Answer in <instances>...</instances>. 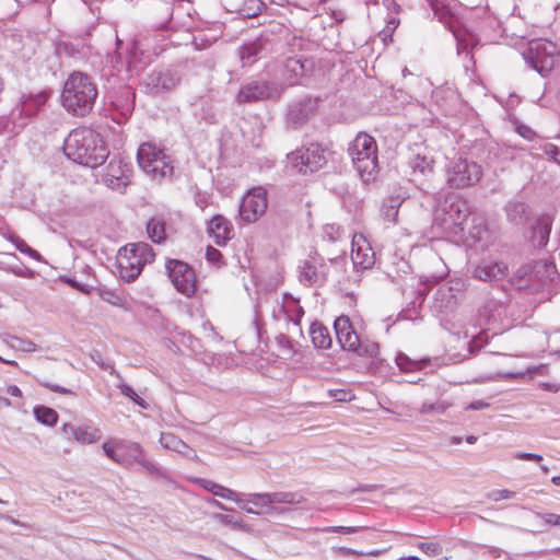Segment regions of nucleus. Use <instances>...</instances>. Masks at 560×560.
<instances>
[{
    "instance_id": "obj_1",
    "label": "nucleus",
    "mask_w": 560,
    "mask_h": 560,
    "mask_svg": "<svg viewBox=\"0 0 560 560\" xmlns=\"http://www.w3.org/2000/svg\"><path fill=\"white\" fill-rule=\"evenodd\" d=\"M63 152L79 164L96 167L108 156V149L98 132L89 127L73 129L65 140Z\"/></svg>"
},
{
    "instance_id": "obj_2",
    "label": "nucleus",
    "mask_w": 560,
    "mask_h": 560,
    "mask_svg": "<svg viewBox=\"0 0 560 560\" xmlns=\"http://www.w3.org/2000/svg\"><path fill=\"white\" fill-rule=\"evenodd\" d=\"M98 91L92 79L80 71L72 72L61 91V105L71 115L84 117L91 113Z\"/></svg>"
},
{
    "instance_id": "obj_3",
    "label": "nucleus",
    "mask_w": 560,
    "mask_h": 560,
    "mask_svg": "<svg viewBox=\"0 0 560 560\" xmlns=\"http://www.w3.org/2000/svg\"><path fill=\"white\" fill-rule=\"evenodd\" d=\"M470 214L467 200L447 195L439 199L433 211V226L446 235H459L464 231V223Z\"/></svg>"
},
{
    "instance_id": "obj_4",
    "label": "nucleus",
    "mask_w": 560,
    "mask_h": 560,
    "mask_svg": "<svg viewBox=\"0 0 560 560\" xmlns=\"http://www.w3.org/2000/svg\"><path fill=\"white\" fill-rule=\"evenodd\" d=\"M155 253L144 242L130 243L121 247L116 256L118 276L125 282L135 281L145 265L153 262Z\"/></svg>"
},
{
    "instance_id": "obj_5",
    "label": "nucleus",
    "mask_w": 560,
    "mask_h": 560,
    "mask_svg": "<svg viewBox=\"0 0 560 560\" xmlns=\"http://www.w3.org/2000/svg\"><path fill=\"white\" fill-rule=\"evenodd\" d=\"M352 163L364 183L373 182L378 173L377 144L373 137L359 132L348 148Z\"/></svg>"
},
{
    "instance_id": "obj_6",
    "label": "nucleus",
    "mask_w": 560,
    "mask_h": 560,
    "mask_svg": "<svg viewBox=\"0 0 560 560\" xmlns=\"http://www.w3.org/2000/svg\"><path fill=\"white\" fill-rule=\"evenodd\" d=\"M523 57L541 77H547L560 62V46L548 39H535L529 43Z\"/></svg>"
},
{
    "instance_id": "obj_7",
    "label": "nucleus",
    "mask_w": 560,
    "mask_h": 560,
    "mask_svg": "<svg viewBox=\"0 0 560 560\" xmlns=\"http://www.w3.org/2000/svg\"><path fill=\"white\" fill-rule=\"evenodd\" d=\"M337 339L343 350L357 353L360 357L376 358L380 351L378 343L369 339H361L353 329L348 316H339L334 323Z\"/></svg>"
},
{
    "instance_id": "obj_8",
    "label": "nucleus",
    "mask_w": 560,
    "mask_h": 560,
    "mask_svg": "<svg viewBox=\"0 0 560 560\" xmlns=\"http://www.w3.org/2000/svg\"><path fill=\"white\" fill-rule=\"evenodd\" d=\"M139 166L153 179L171 177L174 166L173 160L155 144L145 142L140 145L137 153Z\"/></svg>"
},
{
    "instance_id": "obj_9",
    "label": "nucleus",
    "mask_w": 560,
    "mask_h": 560,
    "mask_svg": "<svg viewBox=\"0 0 560 560\" xmlns=\"http://www.w3.org/2000/svg\"><path fill=\"white\" fill-rule=\"evenodd\" d=\"M482 176L481 166L464 158L453 160L447 167V183L452 188L462 189L479 183Z\"/></svg>"
},
{
    "instance_id": "obj_10",
    "label": "nucleus",
    "mask_w": 560,
    "mask_h": 560,
    "mask_svg": "<svg viewBox=\"0 0 560 560\" xmlns=\"http://www.w3.org/2000/svg\"><path fill=\"white\" fill-rule=\"evenodd\" d=\"M165 267L175 289L187 298L192 296L197 288L194 269L188 264L176 259H168Z\"/></svg>"
},
{
    "instance_id": "obj_11",
    "label": "nucleus",
    "mask_w": 560,
    "mask_h": 560,
    "mask_svg": "<svg viewBox=\"0 0 560 560\" xmlns=\"http://www.w3.org/2000/svg\"><path fill=\"white\" fill-rule=\"evenodd\" d=\"M290 159L293 166L303 174L316 172L327 163L325 149L319 143H310L296 150Z\"/></svg>"
},
{
    "instance_id": "obj_12",
    "label": "nucleus",
    "mask_w": 560,
    "mask_h": 560,
    "mask_svg": "<svg viewBox=\"0 0 560 560\" xmlns=\"http://www.w3.org/2000/svg\"><path fill=\"white\" fill-rule=\"evenodd\" d=\"M268 208L267 190L264 187L252 188L242 199L240 215L246 223H254Z\"/></svg>"
},
{
    "instance_id": "obj_13",
    "label": "nucleus",
    "mask_w": 560,
    "mask_h": 560,
    "mask_svg": "<svg viewBox=\"0 0 560 560\" xmlns=\"http://www.w3.org/2000/svg\"><path fill=\"white\" fill-rule=\"evenodd\" d=\"M281 92L282 89L275 83L267 81H252L242 85L236 95V101L242 104L268 98H278L281 95Z\"/></svg>"
},
{
    "instance_id": "obj_14",
    "label": "nucleus",
    "mask_w": 560,
    "mask_h": 560,
    "mask_svg": "<svg viewBox=\"0 0 560 560\" xmlns=\"http://www.w3.org/2000/svg\"><path fill=\"white\" fill-rule=\"evenodd\" d=\"M179 80L177 73L168 69L152 71L144 78L143 85L147 93L160 95L172 91L179 83Z\"/></svg>"
},
{
    "instance_id": "obj_15",
    "label": "nucleus",
    "mask_w": 560,
    "mask_h": 560,
    "mask_svg": "<svg viewBox=\"0 0 560 560\" xmlns=\"http://www.w3.org/2000/svg\"><path fill=\"white\" fill-rule=\"evenodd\" d=\"M61 433L65 439L75 441L82 445L95 443L102 438V431L92 424L63 423Z\"/></svg>"
},
{
    "instance_id": "obj_16",
    "label": "nucleus",
    "mask_w": 560,
    "mask_h": 560,
    "mask_svg": "<svg viewBox=\"0 0 560 560\" xmlns=\"http://www.w3.org/2000/svg\"><path fill=\"white\" fill-rule=\"evenodd\" d=\"M351 259L354 267L371 268L375 262V254L362 234H354L351 242Z\"/></svg>"
},
{
    "instance_id": "obj_17",
    "label": "nucleus",
    "mask_w": 560,
    "mask_h": 560,
    "mask_svg": "<svg viewBox=\"0 0 560 560\" xmlns=\"http://www.w3.org/2000/svg\"><path fill=\"white\" fill-rule=\"evenodd\" d=\"M130 168L121 160H112L106 167L104 183L112 189L122 190L130 183Z\"/></svg>"
},
{
    "instance_id": "obj_18",
    "label": "nucleus",
    "mask_w": 560,
    "mask_h": 560,
    "mask_svg": "<svg viewBox=\"0 0 560 560\" xmlns=\"http://www.w3.org/2000/svg\"><path fill=\"white\" fill-rule=\"evenodd\" d=\"M208 233L217 245L223 246L234 236V229L226 218L217 214L209 222Z\"/></svg>"
},
{
    "instance_id": "obj_19",
    "label": "nucleus",
    "mask_w": 560,
    "mask_h": 560,
    "mask_svg": "<svg viewBox=\"0 0 560 560\" xmlns=\"http://www.w3.org/2000/svg\"><path fill=\"white\" fill-rule=\"evenodd\" d=\"M553 219L549 214H542L535 220L530 228L529 242L534 247L542 248L548 244Z\"/></svg>"
},
{
    "instance_id": "obj_20",
    "label": "nucleus",
    "mask_w": 560,
    "mask_h": 560,
    "mask_svg": "<svg viewBox=\"0 0 560 560\" xmlns=\"http://www.w3.org/2000/svg\"><path fill=\"white\" fill-rule=\"evenodd\" d=\"M46 100L47 95L45 93L24 97L22 102L12 109L10 115L11 119L15 122L16 118L32 117L45 104Z\"/></svg>"
},
{
    "instance_id": "obj_21",
    "label": "nucleus",
    "mask_w": 560,
    "mask_h": 560,
    "mask_svg": "<svg viewBox=\"0 0 560 560\" xmlns=\"http://www.w3.org/2000/svg\"><path fill=\"white\" fill-rule=\"evenodd\" d=\"M317 256H310L299 267V280L308 287L323 284V275L318 273Z\"/></svg>"
},
{
    "instance_id": "obj_22",
    "label": "nucleus",
    "mask_w": 560,
    "mask_h": 560,
    "mask_svg": "<svg viewBox=\"0 0 560 560\" xmlns=\"http://www.w3.org/2000/svg\"><path fill=\"white\" fill-rule=\"evenodd\" d=\"M508 275V266L504 262L480 264L472 270V277L481 281L501 280Z\"/></svg>"
},
{
    "instance_id": "obj_23",
    "label": "nucleus",
    "mask_w": 560,
    "mask_h": 560,
    "mask_svg": "<svg viewBox=\"0 0 560 560\" xmlns=\"http://www.w3.org/2000/svg\"><path fill=\"white\" fill-rule=\"evenodd\" d=\"M301 497L292 492H277V493H258L253 494L249 502L255 504L269 505L272 503H299Z\"/></svg>"
},
{
    "instance_id": "obj_24",
    "label": "nucleus",
    "mask_w": 560,
    "mask_h": 560,
    "mask_svg": "<svg viewBox=\"0 0 560 560\" xmlns=\"http://www.w3.org/2000/svg\"><path fill=\"white\" fill-rule=\"evenodd\" d=\"M225 2L230 7V11L247 18L258 15L265 7L261 0H225Z\"/></svg>"
},
{
    "instance_id": "obj_25",
    "label": "nucleus",
    "mask_w": 560,
    "mask_h": 560,
    "mask_svg": "<svg viewBox=\"0 0 560 560\" xmlns=\"http://www.w3.org/2000/svg\"><path fill=\"white\" fill-rule=\"evenodd\" d=\"M396 364L407 375L405 382L410 384L419 383L420 377L417 376V372L420 370V361L411 360L408 355L399 353L396 357Z\"/></svg>"
},
{
    "instance_id": "obj_26",
    "label": "nucleus",
    "mask_w": 560,
    "mask_h": 560,
    "mask_svg": "<svg viewBox=\"0 0 560 560\" xmlns=\"http://www.w3.org/2000/svg\"><path fill=\"white\" fill-rule=\"evenodd\" d=\"M506 218L510 222L522 225L529 218V208L521 201H511L505 206Z\"/></svg>"
},
{
    "instance_id": "obj_27",
    "label": "nucleus",
    "mask_w": 560,
    "mask_h": 560,
    "mask_svg": "<svg viewBox=\"0 0 560 560\" xmlns=\"http://www.w3.org/2000/svg\"><path fill=\"white\" fill-rule=\"evenodd\" d=\"M312 342L316 348L328 349L331 346L332 339L327 327L323 324L315 322L310 327Z\"/></svg>"
},
{
    "instance_id": "obj_28",
    "label": "nucleus",
    "mask_w": 560,
    "mask_h": 560,
    "mask_svg": "<svg viewBox=\"0 0 560 560\" xmlns=\"http://www.w3.org/2000/svg\"><path fill=\"white\" fill-rule=\"evenodd\" d=\"M284 70L285 73H288L290 84H295L298 80L305 74V61H303L301 58L290 57L284 63Z\"/></svg>"
},
{
    "instance_id": "obj_29",
    "label": "nucleus",
    "mask_w": 560,
    "mask_h": 560,
    "mask_svg": "<svg viewBox=\"0 0 560 560\" xmlns=\"http://www.w3.org/2000/svg\"><path fill=\"white\" fill-rule=\"evenodd\" d=\"M402 199L399 196H390L383 201L381 213L385 221L395 223Z\"/></svg>"
},
{
    "instance_id": "obj_30",
    "label": "nucleus",
    "mask_w": 560,
    "mask_h": 560,
    "mask_svg": "<svg viewBox=\"0 0 560 560\" xmlns=\"http://www.w3.org/2000/svg\"><path fill=\"white\" fill-rule=\"evenodd\" d=\"M262 46L260 40H254L244 44L240 49V58L243 66H250L255 62L257 56L261 52Z\"/></svg>"
},
{
    "instance_id": "obj_31",
    "label": "nucleus",
    "mask_w": 560,
    "mask_h": 560,
    "mask_svg": "<svg viewBox=\"0 0 560 560\" xmlns=\"http://www.w3.org/2000/svg\"><path fill=\"white\" fill-rule=\"evenodd\" d=\"M283 312L287 315V318L293 323V325L299 326L300 320L304 314L303 308L298 304V301L292 296L284 295V304L282 306Z\"/></svg>"
},
{
    "instance_id": "obj_32",
    "label": "nucleus",
    "mask_w": 560,
    "mask_h": 560,
    "mask_svg": "<svg viewBox=\"0 0 560 560\" xmlns=\"http://www.w3.org/2000/svg\"><path fill=\"white\" fill-rule=\"evenodd\" d=\"M200 485L208 491H210L211 493H213L214 495L217 497H220L222 499H225V500H231V501H235V502H240L238 501V494L229 489V488H225L221 485H218V483H214L213 481H210V480H200Z\"/></svg>"
},
{
    "instance_id": "obj_33",
    "label": "nucleus",
    "mask_w": 560,
    "mask_h": 560,
    "mask_svg": "<svg viewBox=\"0 0 560 560\" xmlns=\"http://www.w3.org/2000/svg\"><path fill=\"white\" fill-rule=\"evenodd\" d=\"M147 232L152 242L162 243L166 237L164 221L156 218L151 219L147 224Z\"/></svg>"
},
{
    "instance_id": "obj_34",
    "label": "nucleus",
    "mask_w": 560,
    "mask_h": 560,
    "mask_svg": "<svg viewBox=\"0 0 560 560\" xmlns=\"http://www.w3.org/2000/svg\"><path fill=\"white\" fill-rule=\"evenodd\" d=\"M34 416L38 422L50 427L55 425L58 420V413L54 409L45 406L35 407Z\"/></svg>"
},
{
    "instance_id": "obj_35",
    "label": "nucleus",
    "mask_w": 560,
    "mask_h": 560,
    "mask_svg": "<svg viewBox=\"0 0 560 560\" xmlns=\"http://www.w3.org/2000/svg\"><path fill=\"white\" fill-rule=\"evenodd\" d=\"M489 231L487 225L483 223L474 224L469 230V237L474 241L475 244H481V246H487V237Z\"/></svg>"
},
{
    "instance_id": "obj_36",
    "label": "nucleus",
    "mask_w": 560,
    "mask_h": 560,
    "mask_svg": "<svg viewBox=\"0 0 560 560\" xmlns=\"http://www.w3.org/2000/svg\"><path fill=\"white\" fill-rule=\"evenodd\" d=\"M431 4V8L434 12V16L444 24H448L452 19L451 11L446 8V5L440 0H428Z\"/></svg>"
},
{
    "instance_id": "obj_37",
    "label": "nucleus",
    "mask_w": 560,
    "mask_h": 560,
    "mask_svg": "<svg viewBox=\"0 0 560 560\" xmlns=\"http://www.w3.org/2000/svg\"><path fill=\"white\" fill-rule=\"evenodd\" d=\"M343 236L345 231L338 224L331 223L323 226V237L329 242H339Z\"/></svg>"
},
{
    "instance_id": "obj_38",
    "label": "nucleus",
    "mask_w": 560,
    "mask_h": 560,
    "mask_svg": "<svg viewBox=\"0 0 560 560\" xmlns=\"http://www.w3.org/2000/svg\"><path fill=\"white\" fill-rule=\"evenodd\" d=\"M9 240L15 245L18 250L28 255L34 259L39 260L40 255L38 254V252L30 247L22 238H20L19 236L10 235Z\"/></svg>"
},
{
    "instance_id": "obj_39",
    "label": "nucleus",
    "mask_w": 560,
    "mask_h": 560,
    "mask_svg": "<svg viewBox=\"0 0 560 560\" xmlns=\"http://www.w3.org/2000/svg\"><path fill=\"white\" fill-rule=\"evenodd\" d=\"M161 443L166 447L171 448L174 452L182 453L178 448L179 446H185L182 441L177 440L173 434H162Z\"/></svg>"
},
{
    "instance_id": "obj_40",
    "label": "nucleus",
    "mask_w": 560,
    "mask_h": 560,
    "mask_svg": "<svg viewBox=\"0 0 560 560\" xmlns=\"http://www.w3.org/2000/svg\"><path fill=\"white\" fill-rule=\"evenodd\" d=\"M126 442L118 439H113L103 444L105 455H114L116 451L125 450Z\"/></svg>"
},
{
    "instance_id": "obj_41",
    "label": "nucleus",
    "mask_w": 560,
    "mask_h": 560,
    "mask_svg": "<svg viewBox=\"0 0 560 560\" xmlns=\"http://www.w3.org/2000/svg\"><path fill=\"white\" fill-rule=\"evenodd\" d=\"M12 347L18 348L22 351H27V352L37 350V346L33 341L27 340V339H22L20 337H12Z\"/></svg>"
},
{
    "instance_id": "obj_42",
    "label": "nucleus",
    "mask_w": 560,
    "mask_h": 560,
    "mask_svg": "<svg viewBox=\"0 0 560 560\" xmlns=\"http://www.w3.org/2000/svg\"><path fill=\"white\" fill-rule=\"evenodd\" d=\"M119 388H120L122 395L132 399L133 402H136L138 406H140L142 408L147 407L145 401L138 396V394L133 390V388L131 386H129L127 384H121Z\"/></svg>"
},
{
    "instance_id": "obj_43",
    "label": "nucleus",
    "mask_w": 560,
    "mask_h": 560,
    "mask_svg": "<svg viewBox=\"0 0 560 560\" xmlns=\"http://www.w3.org/2000/svg\"><path fill=\"white\" fill-rule=\"evenodd\" d=\"M542 151L552 161L560 164V148L559 147L548 142L542 145Z\"/></svg>"
},
{
    "instance_id": "obj_44",
    "label": "nucleus",
    "mask_w": 560,
    "mask_h": 560,
    "mask_svg": "<svg viewBox=\"0 0 560 560\" xmlns=\"http://www.w3.org/2000/svg\"><path fill=\"white\" fill-rule=\"evenodd\" d=\"M488 342V336L486 331H481L469 342V351L472 353L475 350L480 349Z\"/></svg>"
},
{
    "instance_id": "obj_45",
    "label": "nucleus",
    "mask_w": 560,
    "mask_h": 560,
    "mask_svg": "<svg viewBox=\"0 0 560 560\" xmlns=\"http://www.w3.org/2000/svg\"><path fill=\"white\" fill-rule=\"evenodd\" d=\"M397 25L398 22L395 19H392L388 22L387 26L380 32L378 36L385 44H387L388 40H392V34L397 27Z\"/></svg>"
},
{
    "instance_id": "obj_46",
    "label": "nucleus",
    "mask_w": 560,
    "mask_h": 560,
    "mask_svg": "<svg viewBox=\"0 0 560 560\" xmlns=\"http://www.w3.org/2000/svg\"><path fill=\"white\" fill-rule=\"evenodd\" d=\"M206 258L213 265H220L222 261V254L217 248L208 246L206 250Z\"/></svg>"
},
{
    "instance_id": "obj_47",
    "label": "nucleus",
    "mask_w": 560,
    "mask_h": 560,
    "mask_svg": "<svg viewBox=\"0 0 560 560\" xmlns=\"http://www.w3.org/2000/svg\"><path fill=\"white\" fill-rule=\"evenodd\" d=\"M289 117L295 125H298L306 118V114L303 113V109L300 106H293L289 110Z\"/></svg>"
},
{
    "instance_id": "obj_48",
    "label": "nucleus",
    "mask_w": 560,
    "mask_h": 560,
    "mask_svg": "<svg viewBox=\"0 0 560 560\" xmlns=\"http://www.w3.org/2000/svg\"><path fill=\"white\" fill-rule=\"evenodd\" d=\"M1 269L8 271V272H12L13 275L18 276V277H24V278H30L33 276V271L27 269V268H22V267H5V266H0Z\"/></svg>"
},
{
    "instance_id": "obj_49",
    "label": "nucleus",
    "mask_w": 560,
    "mask_h": 560,
    "mask_svg": "<svg viewBox=\"0 0 560 560\" xmlns=\"http://www.w3.org/2000/svg\"><path fill=\"white\" fill-rule=\"evenodd\" d=\"M516 132L521 137L529 141L534 140L537 137L536 132L530 127L523 124L516 126Z\"/></svg>"
},
{
    "instance_id": "obj_50",
    "label": "nucleus",
    "mask_w": 560,
    "mask_h": 560,
    "mask_svg": "<svg viewBox=\"0 0 560 560\" xmlns=\"http://www.w3.org/2000/svg\"><path fill=\"white\" fill-rule=\"evenodd\" d=\"M422 551L429 556H436L442 552V547L435 541L422 542Z\"/></svg>"
},
{
    "instance_id": "obj_51",
    "label": "nucleus",
    "mask_w": 560,
    "mask_h": 560,
    "mask_svg": "<svg viewBox=\"0 0 560 560\" xmlns=\"http://www.w3.org/2000/svg\"><path fill=\"white\" fill-rule=\"evenodd\" d=\"M39 384L43 386V387H46L55 393H59V394H73L72 390L66 388V387H62V386H59V385H56V384H52V383H49V382H45V381H40Z\"/></svg>"
},
{
    "instance_id": "obj_52",
    "label": "nucleus",
    "mask_w": 560,
    "mask_h": 560,
    "mask_svg": "<svg viewBox=\"0 0 560 560\" xmlns=\"http://www.w3.org/2000/svg\"><path fill=\"white\" fill-rule=\"evenodd\" d=\"M498 305L499 304L495 301H489L487 304L482 306V308L479 310L480 316L490 319L491 313L497 308Z\"/></svg>"
},
{
    "instance_id": "obj_53",
    "label": "nucleus",
    "mask_w": 560,
    "mask_h": 560,
    "mask_svg": "<svg viewBox=\"0 0 560 560\" xmlns=\"http://www.w3.org/2000/svg\"><path fill=\"white\" fill-rule=\"evenodd\" d=\"M514 495V493L510 490H495L490 493V498L494 501H500L504 499H510Z\"/></svg>"
},
{
    "instance_id": "obj_54",
    "label": "nucleus",
    "mask_w": 560,
    "mask_h": 560,
    "mask_svg": "<svg viewBox=\"0 0 560 560\" xmlns=\"http://www.w3.org/2000/svg\"><path fill=\"white\" fill-rule=\"evenodd\" d=\"M318 258V273L319 275H323V283H325L328 279V273H329V267H328V264L319 256H317Z\"/></svg>"
},
{
    "instance_id": "obj_55",
    "label": "nucleus",
    "mask_w": 560,
    "mask_h": 560,
    "mask_svg": "<svg viewBox=\"0 0 560 560\" xmlns=\"http://www.w3.org/2000/svg\"><path fill=\"white\" fill-rule=\"evenodd\" d=\"M329 395L337 401H346L349 399V393L343 389L330 390Z\"/></svg>"
},
{
    "instance_id": "obj_56",
    "label": "nucleus",
    "mask_w": 560,
    "mask_h": 560,
    "mask_svg": "<svg viewBox=\"0 0 560 560\" xmlns=\"http://www.w3.org/2000/svg\"><path fill=\"white\" fill-rule=\"evenodd\" d=\"M90 358H91V359H92V361H93L94 363H96L100 368H102V369H106V365H105V363H104V361H103V357H102V354H101V352H100V351H97V350H93V351L90 353Z\"/></svg>"
},
{
    "instance_id": "obj_57",
    "label": "nucleus",
    "mask_w": 560,
    "mask_h": 560,
    "mask_svg": "<svg viewBox=\"0 0 560 560\" xmlns=\"http://www.w3.org/2000/svg\"><path fill=\"white\" fill-rule=\"evenodd\" d=\"M434 159L431 158L430 160L428 159L427 155H423L422 156V173L424 172L425 168L430 170V171H433V164H434Z\"/></svg>"
},
{
    "instance_id": "obj_58",
    "label": "nucleus",
    "mask_w": 560,
    "mask_h": 560,
    "mask_svg": "<svg viewBox=\"0 0 560 560\" xmlns=\"http://www.w3.org/2000/svg\"><path fill=\"white\" fill-rule=\"evenodd\" d=\"M7 394H9L10 396H14V397L22 396V392L16 385H9L7 387Z\"/></svg>"
},
{
    "instance_id": "obj_59",
    "label": "nucleus",
    "mask_w": 560,
    "mask_h": 560,
    "mask_svg": "<svg viewBox=\"0 0 560 560\" xmlns=\"http://www.w3.org/2000/svg\"><path fill=\"white\" fill-rule=\"evenodd\" d=\"M487 406H488V404H486L483 401H475L468 406V409L478 410V409H482L483 407H487Z\"/></svg>"
},
{
    "instance_id": "obj_60",
    "label": "nucleus",
    "mask_w": 560,
    "mask_h": 560,
    "mask_svg": "<svg viewBox=\"0 0 560 560\" xmlns=\"http://www.w3.org/2000/svg\"><path fill=\"white\" fill-rule=\"evenodd\" d=\"M547 521L550 524L560 526V515L550 514Z\"/></svg>"
},
{
    "instance_id": "obj_61",
    "label": "nucleus",
    "mask_w": 560,
    "mask_h": 560,
    "mask_svg": "<svg viewBox=\"0 0 560 560\" xmlns=\"http://www.w3.org/2000/svg\"><path fill=\"white\" fill-rule=\"evenodd\" d=\"M345 259H346V257H345V253L342 252V255L337 256V257H335V258H330V259H329V262H330V264H341V262H345Z\"/></svg>"
},
{
    "instance_id": "obj_62",
    "label": "nucleus",
    "mask_w": 560,
    "mask_h": 560,
    "mask_svg": "<svg viewBox=\"0 0 560 560\" xmlns=\"http://www.w3.org/2000/svg\"><path fill=\"white\" fill-rule=\"evenodd\" d=\"M542 386L548 389V390H551V392H558L560 389V386L559 385H555V384H549V383H544Z\"/></svg>"
},
{
    "instance_id": "obj_63",
    "label": "nucleus",
    "mask_w": 560,
    "mask_h": 560,
    "mask_svg": "<svg viewBox=\"0 0 560 560\" xmlns=\"http://www.w3.org/2000/svg\"><path fill=\"white\" fill-rule=\"evenodd\" d=\"M171 19H172V13L167 10L164 23L161 24L160 26H158V28L163 30L166 26V24L171 21Z\"/></svg>"
},
{
    "instance_id": "obj_64",
    "label": "nucleus",
    "mask_w": 560,
    "mask_h": 560,
    "mask_svg": "<svg viewBox=\"0 0 560 560\" xmlns=\"http://www.w3.org/2000/svg\"><path fill=\"white\" fill-rule=\"evenodd\" d=\"M551 481L556 486H560V475L551 478Z\"/></svg>"
}]
</instances>
